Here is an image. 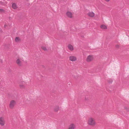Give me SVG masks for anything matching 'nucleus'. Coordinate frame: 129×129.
<instances>
[{"mask_svg": "<svg viewBox=\"0 0 129 129\" xmlns=\"http://www.w3.org/2000/svg\"><path fill=\"white\" fill-rule=\"evenodd\" d=\"M6 123L5 119L3 117H0V125L2 126L5 125Z\"/></svg>", "mask_w": 129, "mask_h": 129, "instance_id": "39448f33", "label": "nucleus"}, {"mask_svg": "<svg viewBox=\"0 0 129 129\" xmlns=\"http://www.w3.org/2000/svg\"><path fill=\"white\" fill-rule=\"evenodd\" d=\"M41 48L43 50L45 51H46L47 50V49L46 47L44 46H41Z\"/></svg>", "mask_w": 129, "mask_h": 129, "instance_id": "2eb2a0df", "label": "nucleus"}, {"mask_svg": "<svg viewBox=\"0 0 129 129\" xmlns=\"http://www.w3.org/2000/svg\"><path fill=\"white\" fill-rule=\"evenodd\" d=\"M25 82L24 81H20L19 83V87L21 88H23L25 87Z\"/></svg>", "mask_w": 129, "mask_h": 129, "instance_id": "423d86ee", "label": "nucleus"}, {"mask_svg": "<svg viewBox=\"0 0 129 129\" xmlns=\"http://www.w3.org/2000/svg\"><path fill=\"white\" fill-rule=\"evenodd\" d=\"M59 109V106H56L54 109V111L55 112H57Z\"/></svg>", "mask_w": 129, "mask_h": 129, "instance_id": "ddd939ff", "label": "nucleus"}, {"mask_svg": "<svg viewBox=\"0 0 129 129\" xmlns=\"http://www.w3.org/2000/svg\"><path fill=\"white\" fill-rule=\"evenodd\" d=\"M15 41L17 42H19L20 41V39L19 37H17L15 38Z\"/></svg>", "mask_w": 129, "mask_h": 129, "instance_id": "dca6fc26", "label": "nucleus"}, {"mask_svg": "<svg viewBox=\"0 0 129 129\" xmlns=\"http://www.w3.org/2000/svg\"><path fill=\"white\" fill-rule=\"evenodd\" d=\"M69 60L70 61L74 62L76 61L77 60V58L76 56L71 55L69 57Z\"/></svg>", "mask_w": 129, "mask_h": 129, "instance_id": "0eeeda50", "label": "nucleus"}, {"mask_svg": "<svg viewBox=\"0 0 129 129\" xmlns=\"http://www.w3.org/2000/svg\"><path fill=\"white\" fill-rule=\"evenodd\" d=\"M104 0L107 2H108L110 1V0Z\"/></svg>", "mask_w": 129, "mask_h": 129, "instance_id": "6ab92c4d", "label": "nucleus"}, {"mask_svg": "<svg viewBox=\"0 0 129 129\" xmlns=\"http://www.w3.org/2000/svg\"><path fill=\"white\" fill-rule=\"evenodd\" d=\"M4 11L3 9H0V11L1 12H3Z\"/></svg>", "mask_w": 129, "mask_h": 129, "instance_id": "a211bd4d", "label": "nucleus"}, {"mask_svg": "<svg viewBox=\"0 0 129 129\" xmlns=\"http://www.w3.org/2000/svg\"><path fill=\"white\" fill-rule=\"evenodd\" d=\"M100 27L102 29H106L107 28V25L104 24L101 25H100Z\"/></svg>", "mask_w": 129, "mask_h": 129, "instance_id": "f8f14e48", "label": "nucleus"}, {"mask_svg": "<svg viewBox=\"0 0 129 129\" xmlns=\"http://www.w3.org/2000/svg\"><path fill=\"white\" fill-rule=\"evenodd\" d=\"M16 62L19 66H20L22 65V63L20 58H17L16 61Z\"/></svg>", "mask_w": 129, "mask_h": 129, "instance_id": "1a4fd4ad", "label": "nucleus"}, {"mask_svg": "<svg viewBox=\"0 0 129 129\" xmlns=\"http://www.w3.org/2000/svg\"><path fill=\"white\" fill-rule=\"evenodd\" d=\"M16 105V102L14 100H11L9 103V107L10 109H13Z\"/></svg>", "mask_w": 129, "mask_h": 129, "instance_id": "7ed1b4c3", "label": "nucleus"}, {"mask_svg": "<svg viewBox=\"0 0 129 129\" xmlns=\"http://www.w3.org/2000/svg\"><path fill=\"white\" fill-rule=\"evenodd\" d=\"M67 47L68 49L71 51H73L74 50L73 45L71 44H69L67 46Z\"/></svg>", "mask_w": 129, "mask_h": 129, "instance_id": "9d476101", "label": "nucleus"}, {"mask_svg": "<svg viewBox=\"0 0 129 129\" xmlns=\"http://www.w3.org/2000/svg\"><path fill=\"white\" fill-rule=\"evenodd\" d=\"M66 16L69 18L72 19L74 18L73 13L70 11H67L66 13Z\"/></svg>", "mask_w": 129, "mask_h": 129, "instance_id": "20e7f679", "label": "nucleus"}, {"mask_svg": "<svg viewBox=\"0 0 129 129\" xmlns=\"http://www.w3.org/2000/svg\"><path fill=\"white\" fill-rule=\"evenodd\" d=\"M87 15L89 17H93L94 16V14L92 12H89L87 13Z\"/></svg>", "mask_w": 129, "mask_h": 129, "instance_id": "9b49d317", "label": "nucleus"}, {"mask_svg": "<svg viewBox=\"0 0 129 129\" xmlns=\"http://www.w3.org/2000/svg\"><path fill=\"white\" fill-rule=\"evenodd\" d=\"M76 128V125L73 123H70L68 126V129H75Z\"/></svg>", "mask_w": 129, "mask_h": 129, "instance_id": "6e6552de", "label": "nucleus"}, {"mask_svg": "<svg viewBox=\"0 0 129 129\" xmlns=\"http://www.w3.org/2000/svg\"><path fill=\"white\" fill-rule=\"evenodd\" d=\"M112 82L113 80L112 79H109L108 80V82L109 83H112Z\"/></svg>", "mask_w": 129, "mask_h": 129, "instance_id": "f3484780", "label": "nucleus"}, {"mask_svg": "<svg viewBox=\"0 0 129 129\" xmlns=\"http://www.w3.org/2000/svg\"><path fill=\"white\" fill-rule=\"evenodd\" d=\"M12 7L14 9H16L18 7L16 4L13 3L12 5Z\"/></svg>", "mask_w": 129, "mask_h": 129, "instance_id": "4468645a", "label": "nucleus"}, {"mask_svg": "<svg viewBox=\"0 0 129 129\" xmlns=\"http://www.w3.org/2000/svg\"><path fill=\"white\" fill-rule=\"evenodd\" d=\"M94 59V56L93 55H89L87 56L86 60L87 62H90L93 60Z\"/></svg>", "mask_w": 129, "mask_h": 129, "instance_id": "f03ea898", "label": "nucleus"}, {"mask_svg": "<svg viewBox=\"0 0 129 129\" xmlns=\"http://www.w3.org/2000/svg\"><path fill=\"white\" fill-rule=\"evenodd\" d=\"M87 123L88 125L91 126H94L96 124L95 119L92 117H90L88 118Z\"/></svg>", "mask_w": 129, "mask_h": 129, "instance_id": "f257e3e1", "label": "nucleus"}]
</instances>
